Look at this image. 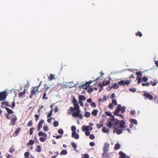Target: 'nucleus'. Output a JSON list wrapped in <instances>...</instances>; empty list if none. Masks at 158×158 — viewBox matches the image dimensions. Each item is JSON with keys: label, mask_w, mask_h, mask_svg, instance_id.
Here are the masks:
<instances>
[{"label": "nucleus", "mask_w": 158, "mask_h": 158, "mask_svg": "<svg viewBox=\"0 0 158 158\" xmlns=\"http://www.w3.org/2000/svg\"><path fill=\"white\" fill-rule=\"evenodd\" d=\"M109 129H102V131L104 133H108L109 132Z\"/></svg>", "instance_id": "obj_43"}, {"label": "nucleus", "mask_w": 158, "mask_h": 158, "mask_svg": "<svg viewBox=\"0 0 158 158\" xmlns=\"http://www.w3.org/2000/svg\"><path fill=\"white\" fill-rule=\"evenodd\" d=\"M44 122V120L42 119L38 123V128H42V125Z\"/></svg>", "instance_id": "obj_14"}, {"label": "nucleus", "mask_w": 158, "mask_h": 158, "mask_svg": "<svg viewBox=\"0 0 158 158\" xmlns=\"http://www.w3.org/2000/svg\"><path fill=\"white\" fill-rule=\"evenodd\" d=\"M122 106L121 104H118L117 106V109L115 110L114 113V114H117L121 110Z\"/></svg>", "instance_id": "obj_12"}, {"label": "nucleus", "mask_w": 158, "mask_h": 158, "mask_svg": "<svg viewBox=\"0 0 158 158\" xmlns=\"http://www.w3.org/2000/svg\"><path fill=\"white\" fill-rule=\"evenodd\" d=\"M4 108L6 110L8 114H11L12 113H13V111L11 110L6 107H5Z\"/></svg>", "instance_id": "obj_22"}, {"label": "nucleus", "mask_w": 158, "mask_h": 158, "mask_svg": "<svg viewBox=\"0 0 158 158\" xmlns=\"http://www.w3.org/2000/svg\"><path fill=\"white\" fill-rule=\"evenodd\" d=\"M119 154L121 156L119 158H126V155L122 151L119 152Z\"/></svg>", "instance_id": "obj_21"}, {"label": "nucleus", "mask_w": 158, "mask_h": 158, "mask_svg": "<svg viewBox=\"0 0 158 158\" xmlns=\"http://www.w3.org/2000/svg\"><path fill=\"white\" fill-rule=\"evenodd\" d=\"M44 107V106H40L39 109L38 110V112L39 113V114H40V111H41V109Z\"/></svg>", "instance_id": "obj_45"}, {"label": "nucleus", "mask_w": 158, "mask_h": 158, "mask_svg": "<svg viewBox=\"0 0 158 158\" xmlns=\"http://www.w3.org/2000/svg\"><path fill=\"white\" fill-rule=\"evenodd\" d=\"M136 74L138 76H140L139 77H141L142 75L141 73V72H136Z\"/></svg>", "instance_id": "obj_48"}, {"label": "nucleus", "mask_w": 158, "mask_h": 158, "mask_svg": "<svg viewBox=\"0 0 158 158\" xmlns=\"http://www.w3.org/2000/svg\"><path fill=\"white\" fill-rule=\"evenodd\" d=\"M35 151L38 152H40L41 151V148L40 145H38L35 149Z\"/></svg>", "instance_id": "obj_29"}, {"label": "nucleus", "mask_w": 158, "mask_h": 158, "mask_svg": "<svg viewBox=\"0 0 158 158\" xmlns=\"http://www.w3.org/2000/svg\"><path fill=\"white\" fill-rule=\"evenodd\" d=\"M6 156L7 158H13V156L7 153L6 154Z\"/></svg>", "instance_id": "obj_51"}, {"label": "nucleus", "mask_w": 158, "mask_h": 158, "mask_svg": "<svg viewBox=\"0 0 158 158\" xmlns=\"http://www.w3.org/2000/svg\"><path fill=\"white\" fill-rule=\"evenodd\" d=\"M78 102H79V103L80 105L81 106H83V101H80V100H78Z\"/></svg>", "instance_id": "obj_56"}, {"label": "nucleus", "mask_w": 158, "mask_h": 158, "mask_svg": "<svg viewBox=\"0 0 158 158\" xmlns=\"http://www.w3.org/2000/svg\"><path fill=\"white\" fill-rule=\"evenodd\" d=\"M39 135V136H43L44 137H47V134L45 133H43L42 131H40L38 133Z\"/></svg>", "instance_id": "obj_24"}, {"label": "nucleus", "mask_w": 158, "mask_h": 158, "mask_svg": "<svg viewBox=\"0 0 158 158\" xmlns=\"http://www.w3.org/2000/svg\"><path fill=\"white\" fill-rule=\"evenodd\" d=\"M19 131V129H16L15 130V133L13 134L14 136H16L18 135V134Z\"/></svg>", "instance_id": "obj_31"}, {"label": "nucleus", "mask_w": 158, "mask_h": 158, "mask_svg": "<svg viewBox=\"0 0 158 158\" xmlns=\"http://www.w3.org/2000/svg\"><path fill=\"white\" fill-rule=\"evenodd\" d=\"M143 95L147 98L149 99L150 100H152L153 99V96L149 93H145Z\"/></svg>", "instance_id": "obj_11"}, {"label": "nucleus", "mask_w": 158, "mask_h": 158, "mask_svg": "<svg viewBox=\"0 0 158 158\" xmlns=\"http://www.w3.org/2000/svg\"><path fill=\"white\" fill-rule=\"evenodd\" d=\"M15 151V149L12 148H11L9 150V152L11 153L14 152Z\"/></svg>", "instance_id": "obj_55"}, {"label": "nucleus", "mask_w": 158, "mask_h": 158, "mask_svg": "<svg viewBox=\"0 0 158 158\" xmlns=\"http://www.w3.org/2000/svg\"><path fill=\"white\" fill-rule=\"evenodd\" d=\"M135 110H131L130 111L131 114L132 115H135Z\"/></svg>", "instance_id": "obj_60"}, {"label": "nucleus", "mask_w": 158, "mask_h": 158, "mask_svg": "<svg viewBox=\"0 0 158 158\" xmlns=\"http://www.w3.org/2000/svg\"><path fill=\"white\" fill-rule=\"evenodd\" d=\"M67 153V151H66L65 150H63L61 152H60V154L61 155H66Z\"/></svg>", "instance_id": "obj_35"}, {"label": "nucleus", "mask_w": 158, "mask_h": 158, "mask_svg": "<svg viewBox=\"0 0 158 158\" xmlns=\"http://www.w3.org/2000/svg\"><path fill=\"white\" fill-rule=\"evenodd\" d=\"M109 107L110 109H112L113 108L114 106L112 103L109 104Z\"/></svg>", "instance_id": "obj_49"}, {"label": "nucleus", "mask_w": 158, "mask_h": 158, "mask_svg": "<svg viewBox=\"0 0 158 158\" xmlns=\"http://www.w3.org/2000/svg\"><path fill=\"white\" fill-rule=\"evenodd\" d=\"M58 132L60 134H62L63 133V131L62 129H59L58 131Z\"/></svg>", "instance_id": "obj_54"}, {"label": "nucleus", "mask_w": 158, "mask_h": 158, "mask_svg": "<svg viewBox=\"0 0 158 158\" xmlns=\"http://www.w3.org/2000/svg\"><path fill=\"white\" fill-rule=\"evenodd\" d=\"M29 153L28 152H26L24 154V156L26 157H28L29 156Z\"/></svg>", "instance_id": "obj_58"}, {"label": "nucleus", "mask_w": 158, "mask_h": 158, "mask_svg": "<svg viewBox=\"0 0 158 158\" xmlns=\"http://www.w3.org/2000/svg\"><path fill=\"white\" fill-rule=\"evenodd\" d=\"M55 76V74H51L48 77V79L50 80H52L54 79Z\"/></svg>", "instance_id": "obj_23"}, {"label": "nucleus", "mask_w": 158, "mask_h": 158, "mask_svg": "<svg viewBox=\"0 0 158 158\" xmlns=\"http://www.w3.org/2000/svg\"><path fill=\"white\" fill-rule=\"evenodd\" d=\"M52 120V118H48V120H47V122L48 123H51V121Z\"/></svg>", "instance_id": "obj_64"}, {"label": "nucleus", "mask_w": 158, "mask_h": 158, "mask_svg": "<svg viewBox=\"0 0 158 158\" xmlns=\"http://www.w3.org/2000/svg\"><path fill=\"white\" fill-rule=\"evenodd\" d=\"M40 114H35V120L36 122L37 121L38 119V118L40 116Z\"/></svg>", "instance_id": "obj_39"}, {"label": "nucleus", "mask_w": 158, "mask_h": 158, "mask_svg": "<svg viewBox=\"0 0 158 158\" xmlns=\"http://www.w3.org/2000/svg\"><path fill=\"white\" fill-rule=\"evenodd\" d=\"M109 144L107 143H106L103 148V151H108L109 150Z\"/></svg>", "instance_id": "obj_10"}, {"label": "nucleus", "mask_w": 158, "mask_h": 158, "mask_svg": "<svg viewBox=\"0 0 158 158\" xmlns=\"http://www.w3.org/2000/svg\"><path fill=\"white\" fill-rule=\"evenodd\" d=\"M125 124V122L123 120H121L120 122L119 121V124L120 127L121 128H124V125Z\"/></svg>", "instance_id": "obj_18"}, {"label": "nucleus", "mask_w": 158, "mask_h": 158, "mask_svg": "<svg viewBox=\"0 0 158 158\" xmlns=\"http://www.w3.org/2000/svg\"><path fill=\"white\" fill-rule=\"evenodd\" d=\"M90 106L92 107H95L96 106V105L94 102H92L90 104Z\"/></svg>", "instance_id": "obj_42"}, {"label": "nucleus", "mask_w": 158, "mask_h": 158, "mask_svg": "<svg viewBox=\"0 0 158 158\" xmlns=\"http://www.w3.org/2000/svg\"><path fill=\"white\" fill-rule=\"evenodd\" d=\"M103 121L101 120L99 124H97V127L98 128H99L103 127Z\"/></svg>", "instance_id": "obj_17"}, {"label": "nucleus", "mask_w": 158, "mask_h": 158, "mask_svg": "<svg viewBox=\"0 0 158 158\" xmlns=\"http://www.w3.org/2000/svg\"><path fill=\"white\" fill-rule=\"evenodd\" d=\"M150 85V83L148 82H147L145 83H143L142 84V85L143 86H149Z\"/></svg>", "instance_id": "obj_47"}, {"label": "nucleus", "mask_w": 158, "mask_h": 158, "mask_svg": "<svg viewBox=\"0 0 158 158\" xmlns=\"http://www.w3.org/2000/svg\"><path fill=\"white\" fill-rule=\"evenodd\" d=\"M40 140L41 142H44L45 141V139L43 137H41L40 138Z\"/></svg>", "instance_id": "obj_63"}, {"label": "nucleus", "mask_w": 158, "mask_h": 158, "mask_svg": "<svg viewBox=\"0 0 158 158\" xmlns=\"http://www.w3.org/2000/svg\"><path fill=\"white\" fill-rule=\"evenodd\" d=\"M26 93V90L25 89H24L23 91V92H20L18 95V97L19 98L22 97Z\"/></svg>", "instance_id": "obj_19"}, {"label": "nucleus", "mask_w": 158, "mask_h": 158, "mask_svg": "<svg viewBox=\"0 0 158 158\" xmlns=\"http://www.w3.org/2000/svg\"><path fill=\"white\" fill-rule=\"evenodd\" d=\"M112 103L114 105L116 106L117 105V102L116 99H113L112 101Z\"/></svg>", "instance_id": "obj_34"}, {"label": "nucleus", "mask_w": 158, "mask_h": 158, "mask_svg": "<svg viewBox=\"0 0 158 158\" xmlns=\"http://www.w3.org/2000/svg\"><path fill=\"white\" fill-rule=\"evenodd\" d=\"M142 81H144V82L147 81L148 80V78L145 77H143L142 78Z\"/></svg>", "instance_id": "obj_50"}, {"label": "nucleus", "mask_w": 158, "mask_h": 158, "mask_svg": "<svg viewBox=\"0 0 158 158\" xmlns=\"http://www.w3.org/2000/svg\"><path fill=\"white\" fill-rule=\"evenodd\" d=\"M78 100L80 101H85L86 99V98L84 95H80L78 96Z\"/></svg>", "instance_id": "obj_16"}, {"label": "nucleus", "mask_w": 158, "mask_h": 158, "mask_svg": "<svg viewBox=\"0 0 158 158\" xmlns=\"http://www.w3.org/2000/svg\"><path fill=\"white\" fill-rule=\"evenodd\" d=\"M98 110L96 109L93 110L92 112V114L94 116H96L98 114Z\"/></svg>", "instance_id": "obj_26"}, {"label": "nucleus", "mask_w": 158, "mask_h": 158, "mask_svg": "<svg viewBox=\"0 0 158 158\" xmlns=\"http://www.w3.org/2000/svg\"><path fill=\"white\" fill-rule=\"evenodd\" d=\"M72 131V137L75 139H78L79 138V135L76 133V129H71Z\"/></svg>", "instance_id": "obj_9"}, {"label": "nucleus", "mask_w": 158, "mask_h": 158, "mask_svg": "<svg viewBox=\"0 0 158 158\" xmlns=\"http://www.w3.org/2000/svg\"><path fill=\"white\" fill-rule=\"evenodd\" d=\"M142 81V79L141 77H139L138 79L137 83L138 84H140Z\"/></svg>", "instance_id": "obj_44"}, {"label": "nucleus", "mask_w": 158, "mask_h": 158, "mask_svg": "<svg viewBox=\"0 0 158 158\" xmlns=\"http://www.w3.org/2000/svg\"><path fill=\"white\" fill-rule=\"evenodd\" d=\"M72 145L73 148H74V150H75V149L77 148V146L76 145L75 143H71Z\"/></svg>", "instance_id": "obj_41"}, {"label": "nucleus", "mask_w": 158, "mask_h": 158, "mask_svg": "<svg viewBox=\"0 0 158 158\" xmlns=\"http://www.w3.org/2000/svg\"><path fill=\"white\" fill-rule=\"evenodd\" d=\"M2 105H4L6 106H7L8 107H10L11 105L8 104V103L7 102H3L2 103Z\"/></svg>", "instance_id": "obj_27"}, {"label": "nucleus", "mask_w": 158, "mask_h": 158, "mask_svg": "<svg viewBox=\"0 0 158 158\" xmlns=\"http://www.w3.org/2000/svg\"><path fill=\"white\" fill-rule=\"evenodd\" d=\"M15 106V103L14 101H13L12 103L11 107L12 108H13Z\"/></svg>", "instance_id": "obj_61"}, {"label": "nucleus", "mask_w": 158, "mask_h": 158, "mask_svg": "<svg viewBox=\"0 0 158 158\" xmlns=\"http://www.w3.org/2000/svg\"><path fill=\"white\" fill-rule=\"evenodd\" d=\"M99 79L98 78L96 79L95 81ZM94 81H90L88 82H86L85 84L84 85H82V87L83 88L85 89H87V88L89 86V85L93 82Z\"/></svg>", "instance_id": "obj_8"}, {"label": "nucleus", "mask_w": 158, "mask_h": 158, "mask_svg": "<svg viewBox=\"0 0 158 158\" xmlns=\"http://www.w3.org/2000/svg\"><path fill=\"white\" fill-rule=\"evenodd\" d=\"M108 152V151H103L102 156L107 158H109L110 157V154Z\"/></svg>", "instance_id": "obj_15"}, {"label": "nucleus", "mask_w": 158, "mask_h": 158, "mask_svg": "<svg viewBox=\"0 0 158 158\" xmlns=\"http://www.w3.org/2000/svg\"><path fill=\"white\" fill-rule=\"evenodd\" d=\"M135 35L140 37L142 36V34L140 31H138L135 34Z\"/></svg>", "instance_id": "obj_33"}, {"label": "nucleus", "mask_w": 158, "mask_h": 158, "mask_svg": "<svg viewBox=\"0 0 158 158\" xmlns=\"http://www.w3.org/2000/svg\"><path fill=\"white\" fill-rule=\"evenodd\" d=\"M130 83V81L129 80H127L125 81L123 80L121 81L118 82L117 83L118 85L124 86L125 85H129Z\"/></svg>", "instance_id": "obj_6"}, {"label": "nucleus", "mask_w": 158, "mask_h": 158, "mask_svg": "<svg viewBox=\"0 0 158 158\" xmlns=\"http://www.w3.org/2000/svg\"><path fill=\"white\" fill-rule=\"evenodd\" d=\"M40 85L36 86V87H33L32 89L31 92V94L29 96L30 98H32V96L35 95L36 93L38 91V89Z\"/></svg>", "instance_id": "obj_4"}, {"label": "nucleus", "mask_w": 158, "mask_h": 158, "mask_svg": "<svg viewBox=\"0 0 158 158\" xmlns=\"http://www.w3.org/2000/svg\"><path fill=\"white\" fill-rule=\"evenodd\" d=\"M13 116L14 117L12 118L11 121V123L12 124H14L17 120V118L15 116H14V115H13Z\"/></svg>", "instance_id": "obj_20"}, {"label": "nucleus", "mask_w": 158, "mask_h": 158, "mask_svg": "<svg viewBox=\"0 0 158 158\" xmlns=\"http://www.w3.org/2000/svg\"><path fill=\"white\" fill-rule=\"evenodd\" d=\"M90 115V113L89 112H85L84 114V116L86 118H88Z\"/></svg>", "instance_id": "obj_32"}, {"label": "nucleus", "mask_w": 158, "mask_h": 158, "mask_svg": "<svg viewBox=\"0 0 158 158\" xmlns=\"http://www.w3.org/2000/svg\"><path fill=\"white\" fill-rule=\"evenodd\" d=\"M111 98L113 99L114 98H116V96L114 93H113L111 95Z\"/></svg>", "instance_id": "obj_59"}, {"label": "nucleus", "mask_w": 158, "mask_h": 158, "mask_svg": "<svg viewBox=\"0 0 158 158\" xmlns=\"http://www.w3.org/2000/svg\"><path fill=\"white\" fill-rule=\"evenodd\" d=\"M92 101V100L91 98H89L87 100V102L88 103H91Z\"/></svg>", "instance_id": "obj_62"}, {"label": "nucleus", "mask_w": 158, "mask_h": 158, "mask_svg": "<svg viewBox=\"0 0 158 158\" xmlns=\"http://www.w3.org/2000/svg\"><path fill=\"white\" fill-rule=\"evenodd\" d=\"M52 110H51L50 112L47 115V118H49L51 117L52 115Z\"/></svg>", "instance_id": "obj_38"}, {"label": "nucleus", "mask_w": 158, "mask_h": 158, "mask_svg": "<svg viewBox=\"0 0 158 158\" xmlns=\"http://www.w3.org/2000/svg\"><path fill=\"white\" fill-rule=\"evenodd\" d=\"M46 91H45L43 95V99H47L48 98L46 97Z\"/></svg>", "instance_id": "obj_37"}, {"label": "nucleus", "mask_w": 158, "mask_h": 158, "mask_svg": "<svg viewBox=\"0 0 158 158\" xmlns=\"http://www.w3.org/2000/svg\"><path fill=\"white\" fill-rule=\"evenodd\" d=\"M94 91L93 88H89L87 90L88 93L92 92Z\"/></svg>", "instance_id": "obj_46"}, {"label": "nucleus", "mask_w": 158, "mask_h": 158, "mask_svg": "<svg viewBox=\"0 0 158 158\" xmlns=\"http://www.w3.org/2000/svg\"><path fill=\"white\" fill-rule=\"evenodd\" d=\"M92 129H82L83 131H85V135L88 136L89 135L90 132V131H91Z\"/></svg>", "instance_id": "obj_13"}, {"label": "nucleus", "mask_w": 158, "mask_h": 158, "mask_svg": "<svg viewBox=\"0 0 158 158\" xmlns=\"http://www.w3.org/2000/svg\"><path fill=\"white\" fill-rule=\"evenodd\" d=\"M131 123L132 124H135L137 125V122L136 120L134 119H131L130 120Z\"/></svg>", "instance_id": "obj_28"}, {"label": "nucleus", "mask_w": 158, "mask_h": 158, "mask_svg": "<svg viewBox=\"0 0 158 158\" xmlns=\"http://www.w3.org/2000/svg\"><path fill=\"white\" fill-rule=\"evenodd\" d=\"M59 123L57 121H55L53 123V125L54 127H56L58 126Z\"/></svg>", "instance_id": "obj_40"}, {"label": "nucleus", "mask_w": 158, "mask_h": 158, "mask_svg": "<svg viewBox=\"0 0 158 158\" xmlns=\"http://www.w3.org/2000/svg\"><path fill=\"white\" fill-rule=\"evenodd\" d=\"M118 87V85L116 83L114 84V85L112 86H109V87H110V89H112V88L114 89H117Z\"/></svg>", "instance_id": "obj_25"}, {"label": "nucleus", "mask_w": 158, "mask_h": 158, "mask_svg": "<svg viewBox=\"0 0 158 158\" xmlns=\"http://www.w3.org/2000/svg\"><path fill=\"white\" fill-rule=\"evenodd\" d=\"M110 83V82L109 81H105L104 80L102 83H100L98 84V86L102 89L104 86L109 85Z\"/></svg>", "instance_id": "obj_7"}, {"label": "nucleus", "mask_w": 158, "mask_h": 158, "mask_svg": "<svg viewBox=\"0 0 158 158\" xmlns=\"http://www.w3.org/2000/svg\"><path fill=\"white\" fill-rule=\"evenodd\" d=\"M115 129L113 131L114 133H116L118 135H119L122 133L125 130H126L128 132H130V129Z\"/></svg>", "instance_id": "obj_5"}, {"label": "nucleus", "mask_w": 158, "mask_h": 158, "mask_svg": "<svg viewBox=\"0 0 158 158\" xmlns=\"http://www.w3.org/2000/svg\"><path fill=\"white\" fill-rule=\"evenodd\" d=\"M120 145L118 143H116L115 146L114 148L115 150H117L120 148Z\"/></svg>", "instance_id": "obj_30"}, {"label": "nucleus", "mask_w": 158, "mask_h": 158, "mask_svg": "<svg viewBox=\"0 0 158 158\" xmlns=\"http://www.w3.org/2000/svg\"><path fill=\"white\" fill-rule=\"evenodd\" d=\"M8 93L6 90L0 92V101H4L6 99Z\"/></svg>", "instance_id": "obj_3"}, {"label": "nucleus", "mask_w": 158, "mask_h": 158, "mask_svg": "<svg viewBox=\"0 0 158 158\" xmlns=\"http://www.w3.org/2000/svg\"><path fill=\"white\" fill-rule=\"evenodd\" d=\"M34 143V141L33 140H30L29 141V143L27 144L28 145V144H30L31 145H33Z\"/></svg>", "instance_id": "obj_53"}, {"label": "nucleus", "mask_w": 158, "mask_h": 158, "mask_svg": "<svg viewBox=\"0 0 158 158\" xmlns=\"http://www.w3.org/2000/svg\"><path fill=\"white\" fill-rule=\"evenodd\" d=\"M126 107L125 106H123L121 109V112L122 113H124L125 112Z\"/></svg>", "instance_id": "obj_36"}, {"label": "nucleus", "mask_w": 158, "mask_h": 158, "mask_svg": "<svg viewBox=\"0 0 158 158\" xmlns=\"http://www.w3.org/2000/svg\"><path fill=\"white\" fill-rule=\"evenodd\" d=\"M32 120H31L27 124V126L28 127H31L32 126Z\"/></svg>", "instance_id": "obj_52"}, {"label": "nucleus", "mask_w": 158, "mask_h": 158, "mask_svg": "<svg viewBox=\"0 0 158 158\" xmlns=\"http://www.w3.org/2000/svg\"><path fill=\"white\" fill-rule=\"evenodd\" d=\"M150 84L152 85V86H155L156 85V83L154 81H151Z\"/></svg>", "instance_id": "obj_57"}, {"label": "nucleus", "mask_w": 158, "mask_h": 158, "mask_svg": "<svg viewBox=\"0 0 158 158\" xmlns=\"http://www.w3.org/2000/svg\"><path fill=\"white\" fill-rule=\"evenodd\" d=\"M72 102L74 105V107H70L69 110H68V113L70 114V112H72V115L73 117H78L81 119H83V116L81 113V111L80 110V107L78 105L77 101L74 96L73 98Z\"/></svg>", "instance_id": "obj_1"}, {"label": "nucleus", "mask_w": 158, "mask_h": 158, "mask_svg": "<svg viewBox=\"0 0 158 158\" xmlns=\"http://www.w3.org/2000/svg\"><path fill=\"white\" fill-rule=\"evenodd\" d=\"M119 124V121H116L114 118H113L109 120L107 124V126L108 127L111 128V127H113L115 126L118 125Z\"/></svg>", "instance_id": "obj_2"}]
</instances>
